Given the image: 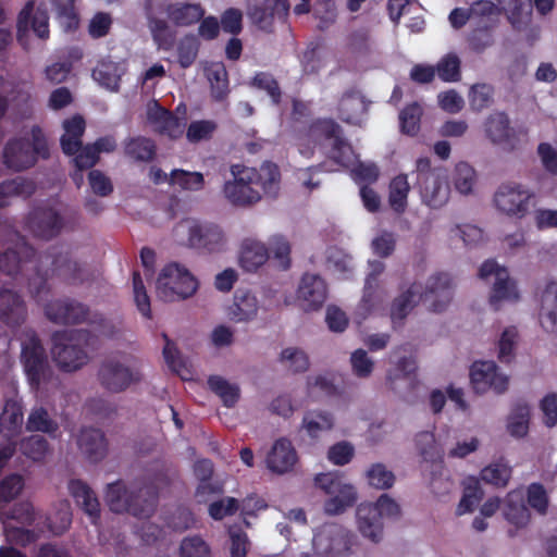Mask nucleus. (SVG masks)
Masks as SVG:
<instances>
[{"label": "nucleus", "mask_w": 557, "mask_h": 557, "mask_svg": "<svg viewBox=\"0 0 557 557\" xmlns=\"http://www.w3.org/2000/svg\"><path fill=\"white\" fill-rule=\"evenodd\" d=\"M35 255L36 250L27 244L16 248H8L0 252V270L7 275L15 276L22 271L23 263L32 260Z\"/></svg>", "instance_id": "nucleus-31"}, {"label": "nucleus", "mask_w": 557, "mask_h": 557, "mask_svg": "<svg viewBox=\"0 0 557 557\" xmlns=\"http://www.w3.org/2000/svg\"><path fill=\"white\" fill-rule=\"evenodd\" d=\"M147 119L160 135L176 139L183 134L181 120L172 111L163 108L158 101H153L148 107Z\"/></svg>", "instance_id": "nucleus-22"}, {"label": "nucleus", "mask_w": 557, "mask_h": 557, "mask_svg": "<svg viewBox=\"0 0 557 557\" xmlns=\"http://www.w3.org/2000/svg\"><path fill=\"white\" fill-rule=\"evenodd\" d=\"M32 141L26 138L10 139L3 150V162L7 168L21 172L34 166L38 158H50L47 138L39 125L30 128Z\"/></svg>", "instance_id": "nucleus-7"}, {"label": "nucleus", "mask_w": 557, "mask_h": 557, "mask_svg": "<svg viewBox=\"0 0 557 557\" xmlns=\"http://www.w3.org/2000/svg\"><path fill=\"white\" fill-rule=\"evenodd\" d=\"M77 444L82 453L91 462H98L102 460L108 453V441L104 433L100 429H82L78 435Z\"/></svg>", "instance_id": "nucleus-27"}, {"label": "nucleus", "mask_w": 557, "mask_h": 557, "mask_svg": "<svg viewBox=\"0 0 557 557\" xmlns=\"http://www.w3.org/2000/svg\"><path fill=\"white\" fill-rule=\"evenodd\" d=\"M258 299L248 292L238 289L234 295L233 304L228 307V318L233 322H249L257 317Z\"/></svg>", "instance_id": "nucleus-29"}, {"label": "nucleus", "mask_w": 557, "mask_h": 557, "mask_svg": "<svg viewBox=\"0 0 557 557\" xmlns=\"http://www.w3.org/2000/svg\"><path fill=\"white\" fill-rule=\"evenodd\" d=\"M511 475V469L503 463H493L481 471V479L495 486H505Z\"/></svg>", "instance_id": "nucleus-61"}, {"label": "nucleus", "mask_w": 557, "mask_h": 557, "mask_svg": "<svg viewBox=\"0 0 557 557\" xmlns=\"http://www.w3.org/2000/svg\"><path fill=\"white\" fill-rule=\"evenodd\" d=\"M180 557H212L210 545L200 535L186 536L181 541Z\"/></svg>", "instance_id": "nucleus-49"}, {"label": "nucleus", "mask_w": 557, "mask_h": 557, "mask_svg": "<svg viewBox=\"0 0 557 557\" xmlns=\"http://www.w3.org/2000/svg\"><path fill=\"white\" fill-rule=\"evenodd\" d=\"M416 174L422 201L433 209L443 207L449 198V186L442 169L432 168L431 160L421 157L416 161Z\"/></svg>", "instance_id": "nucleus-11"}, {"label": "nucleus", "mask_w": 557, "mask_h": 557, "mask_svg": "<svg viewBox=\"0 0 557 557\" xmlns=\"http://www.w3.org/2000/svg\"><path fill=\"white\" fill-rule=\"evenodd\" d=\"M132 283H133L134 301L136 304L138 311L143 314V317L150 319L151 318L150 298L147 294V289L143 282L139 271L133 272V282Z\"/></svg>", "instance_id": "nucleus-56"}, {"label": "nucleus", "mask_w": 557, "mask_h": 557, "mask_svg": "<svg viewBox=\"0 0 557 557\" xmlns=\"http://www.w3.org/2000/svg\"><path fill=\"white\" fill-rule=\"evenodd\" d=\"M47 319L55 324L77 325L88 323L95 325L97 330L109 337H113L115 332L111 330L109 321L101 313H91L87 305L75 299H55L45 306Z\"/></svg>", "instance_id": "nucleus-6"}, {"label": "nucleus", "mask_w": 557, "mask_h": 557, "mask_svg": "<svg viewBox=\"0 0 557 557\" xmlns=\"http://www.w3.org/2000/svg\"><path fill=\"white\" fill-rule=\"evenodd\" d=\"M356 515L360 533L373 543H379L383 536L382 518H398L400 507L387 494H383L374 504H360Z\"/></svg>", "instance_id": "nucleus-10"}, {"label": "nucleus", "mask_w": 557, "mask_h": 557, "mask_svg": "<svg viewBox=\"0 0 557 557\" xmlns=\"http://www.w3.org/2000/svg\"><path fill=\"white\" fill-rule=\"evenodd\" d=\"M49 444L47 440L40 435H32L21 442L20 450L27 458L39 461L45 458Z\"/></svg>", "instance_id": "nucleus-55"}, {"label": "nucleus", "mask_w": 557, "mask_h": 557, "mask_svg": "<svg viewBox=\"0 0 557 557\" xmlns=\"http://www.w3.org/2000/svg\"><path fill=\"white\" fill-rule=\"evenodd\" d=\"M539 319L546 332H557V281L555 280L548 281L541 292Z\"/></svg>", "instance_id": "nucleus-26"}, {"label": "nucleus", "mask_w": 557, "mask_h": 557, "mask_svg": "<svg viewBox=\"0 0 557 557\" xmlns=\"http://www.w3.org/2000/svg\"><path fill=\"white\" fill-rule=\"evenodd\" d=\"M199 50V42L193 35L185 36L177 46L178 63L182 67H189L196 60Z\"/></svg>", "instance_id": "nucleus-59"}, {"label": "nucleus", "mask_w": 557, "mask_h": 557, "mask_svg": "<svg viewBox=\"0 0 557 557\" xmlns=\"http://www.w3.org/2000/svg\"><path fill=\"white\" fill-rule=\"evenodd\" d=\"M92 77L101 86L116 91L121 81L120 66L111 60H101L92 70Z\"/></svg>", "instance_id": "nucleus-38"}, {"label": "nucleus", "mask_w": 557, "mask_h": 557, "mask_svg": "<svg viewBox=\"0 0 557 557\" xmlns=\"http://www.w3.org/2000/svg\"><path fill=\"white\" fill-rule=\"evenodd\" d=\"M64 134L60 138L64 154L74 156L82 147L86 123L82 115H74L63 122Z\"/></svg>", "instance_id": "nucleus-30"}, {"label": "nucleus", "mask_w": 557, "mask_h": 557, "mask_svg": "<svg viewBox=\"0 0 557 557\" xmlns=\"http://www.w3.org/2000/svg\"><path fill=\"white\" fill-rule=\"evenodd\" d=\"M97 379L103 389L117 394L139 383L143 373L138 367L127 364L117 358H107L99 366Z\"/></svg>", "instance_id": "nucleus-14"}, {"label": "nucleus", "mask_w": 557, "mask_h": 557, "mask_svg": "<svg viewBox=\"0 0 557 557\" xmlns=\"http://www.w3.org/2000/svg\"><path fill=\"white\" fill-rule=\"evenodd\" d=\"M148 27L159 49L169 51L174 47L176 33L170 27L166 21L148 15Z\"/></svg>", "instance_id": "nucleus-37"}, {"label": "nucleus", "mask_w": 557, "mask_h": 557, "mask_svg": "<svg viewBox=\"0 0 557 557\" xmlns=\"http://www.w3.org/2000/svg\"><path fill=\"white\" fill-rule=\"evenodd\" d=\"M216 129V123L210 120L194 121L189 124L186 137L190 143L208 140Z\"/></svg>", "instance_id": "nucleus-62"}, {"label": "nucleus", "mask_w": 557, "mask_h": 557, "mask_svg": "<svg viewBox=\"0 0 557 557\" xmlns=\"http://www.w3.org/2000/svg\"><path fill=\"white\" fill-rule=\"evenodd\" d=\"M26 315L27 309L22 296L12 289H0V320L9 326H20Z\"/></svg>", "instance_id": "nucleus-25"}, {"label": "nucleus", "mask_w": 557, "mask_h": 557, "mask_svg": "<svg viewBox=\"0 0 557 557\" xmlns=\"http://www.w3.org/2000/svg\"><path fill=\"white\" fill-rule=\"evenodd\" d=\"M23 423V409L22 406L13 400H7L3 411L0 416V430L8 435H13L18 432Z\"/></svg>", "instance_id": "nucleus-40"}, {"label": "nucleus", "mask_w": 557, "mask_h": 557, "mask_svg": "<svg viewBox=\"0 0 557 557\" xmlns=\"http://www.w3.org/2000/svg\"><path fill=\"white\" fill-rule=\"evenodd\" d=\"M369 103L359 89L350 88L338 102V117L345 123L358 125L367 114Z\"/></svg>", "instance_id": "nucleus-23"}, {"label": "nucleus", "mask_w": 557, "mask_h": 557, "mask_svg": "<svg viewBox=\"0 0 557 557\" xmlns=\"http://www.w3.org/2000/svg\"><path fill=\"white\" fill-rule=\"evenodd\" d=\"M172 482L170 468L161 460L148 463L141 476L129 486L122 480L107 485L104 499L109 509L116 513H129L139 519L150 518L158 506L160 491Z\"/></svg>", "instance_id": "nucleus-1"}, {"label": "nucleus", "mask_w": 557, "mask_h": 557, "mask_svg": "<svg viewBox=\"0 0 557 557\" xmlns=\"http://www.w3.org/2000/svg\"><path fill=\"white\" fill-rule=\"evenodd\" d=\"M422 109L417 102L406 106L399 113L400 129L404 134L413 136L420 129Z\"/></svg>", "instance_id": "nucleus-51"}, {"label": "nucleus", "mask_w": 557, "mask_h": 557, "mask_svg": "<svg viewBox=\"0 0 557 557\" xmlns=\"http://www.w3.org/2000/svg\"><path fill=\"white\" fill-rule=\"evenodd\" d=\"M69 491L75 503L87 513L91 523L100 518V503L95 492L82 480H71Z\"/></svg>", "instance_id": "nucleus-28"}, {"label": "nucleus", "mask_w": 557, "mask_h": 557, "mask_svg": "<svg viewBox=\"0 0 557 557\" xmlns=\"http://www.w3.org/2000/svg\"><path fill=\"white\" fill-rule=\"evenodd\" d=\"M298 460L297 451L292 442L285 437L274 442L267 456V467L274 473L284 474L294 469Z\"/></svg>", "instance_id": "nucleus-24"}, {"label": "nucleus", "mask_w": 557, "mask_h": 557, "mask_svg": "<svg viewBox=\"0 0 557 557\" xmlns=\"http://www.w3.org/2000/svg\"><path fill=\"white\" fill-rule=\"evenodd\" d=\"M409 190L410 185L406 174H399L392 180L388 202L395 212L403 213L406 210Z\"/></svg>", "instance_id": "nucleus-39"}, {"label": "nucleus", "mask_w": 557, "mask_h": 557, "mask_svg": "<svg viewBox=\"0 0 557 557\" xmlns=\"http://www.w3.org/2000/svg\"><path fill=\"white\" fill-rule=\"evenodd\" d=\"M503 513L505 519L517 528L527 525L530 520L529 508L524 504L522 494L517 491L508 493Z\"/></svg>", "instance_id": "nucleus-35"}, {"label": "nucleus", "mask_w": 557, "mask_h": 557, "mask_svg": "<svg viewBox=\"0 0 557 557\" xmlns=\"http://www.w3.org/2000/svg\"><path fill=\"white\" fill-rule=\"evenodd\" d=\"M367 479L371 486L379 490H387L393 486L395 475L383 463H374L367 471Z\"/></svg>", "instance_id": "nucleus-57"}, {"label": "nucleus", "mask_w": 557, "mask_h": 557, "mask_svg": "<svg viewBox=\"0 0 557 557\" xmlns=\"http://www.w3.org/2000/svg\"><path fill=\"white\" fill-rule=\"evenodd\" d=\"M486 137L495 145L502 146L507 151H515L528 141L525 127H512L505 112L491 113L484 122Z\"/></svg>", "instance_id": "nucleus-16"}, {"label": "nucleus", "mask_w": 557, "mask_h": 557, "mask_svg": "<svg viewBox=\"0 0 557 557\" xmlns=\"http://www.w3.org/2000/svg\"><path fill=\"white\" fill-rule=\"evenodd\" d=\"M354 535L344 529H336L331 532V543L326 549L330 557H346L352 545Z\"/></svg>", "instance_id": "nucleus-54"}, {"label": "nucleus", "mask_w": 557, "mask_h": 557, "mask_svg": "<svg viewBox=\"0 0 557 557\" xmlns=\"http://www.w3.org/2000/svg\"><path fill=\"white\" fill-rule=\"evenodd\" d=\"M281 361L287 362V367L294 373L306 372L310 362L307 354L298 348H285L281 352Z\"/></svg>", "instance_id": "nucleus-60"}, {"label": "nucleus", "mask_w": 557, "mask_h": 557, "mask_svg": "<svg viewBox=\"0 0 557 557\" xmlns=\"http://www.w3.org/2000/svg\"><path fill=\"white\" fill-rule=\"evenodd\" d=\"M231 173L233 181L225 182L223 193L234 206H249L261 199V193L274 197L278 191L281 173L273 162L267 161L258 170L233 164Z\"/></svg>", "instance_id": "nucleus-2"}, {"label": "nucleus", "mask_w": 557, "mask_h": 557, "mask_svg": "<svg viewBox=\"0 0 557 557\" xmlns=\"http://www.w3.org/2000/svg\"><path fill=\"white\" fill-rule=\"evenodd\" d=\"M474 181L475 172L472 166H470L468 163L457 164L454 184L459 193L463 195L470 194L472 191Z\"/></svg>", "instance_id": "nucleus-63"}, {"label": "nucleus", "mask_w": 557, "mask_h": 557, "mask_svg": "<svg viewBox=\"0 0 557 557\" xmlns=\"http://www.w3.org/2000/svg\"><path fill=\"white\" fill-rule=\"evenodd\" d=\"M51 4L57 18L66 32L77 29L79 17L75 10V0H51Z\"/></svg>", "instance_id": "nucleus-45"}, {"label": "nucleus", "mask_w": 557, "mask_h": 557, "mask_svg": "<svg viewBox=\"0 0 557 557\" xmlns=\"http://www.w3.org/2000/svg\"><path fill=\"white\" fill-rule=\"evenodd\" d=\"M208 385L226 407H234L239 399V387L235 384H231L220 375L209 376Z\"/></svg>", "instance_id": "nucleus-42"}, {"label": "nucleus", "mask_w": 557, "mask_h": 557, "mask_svg": "<svg viewBox=\"0 0 557 557\" xmlns=\"http://www.w3.org/2000/svg\"><path fill=\"white\" fill-rule=\"evenodd\" d=\"M249 86L267 92L271 102L278 106L282 101V89L276 78L269 72H257L249 82Z\"/></svg>", "instance_id": "nucleus-44"}, {"label": "nucleus", "mask_w": 557, "mask_h": 557, "mask_svg": "<svg viewBox=\"0 0 557 557\" xmlns=\"http://www.w3.org/2000/svg\"><path fill=\"white\" fill-rule=\"evenodd\" d=\"M249 16L260 29L271 32L275 20L271 9V0H256L249 9Z\"/></svg>", "instance_id": "nucleus-50"}, {"label": "nucleus", "mask_w": 557, "mask_h": 557, "mask_svg": "<svg viewBox=\"0 0 557 557\" xmlns=\"http://www.w3.org/2000/svg\"><path fill=\"white\" fill-rule=\"evenodd\" d=\"M156 288L161 300L172 302L191 297L198 289V281L186 268L170 263L160 272Z\"/></svg>", "instance_id": "nucleus-12"}, {"label": "nucleus", "mask_w": 557, "mask_h": 557, "mask_svg": "<svg viewBox=\"0 0 557 557\" xmlns=\"http://www.w3.org/2000/svg\"><path fill=\"white\" fill-rule=\"evenodd\" d=\"M28 227L35 237L50 240L61 234L65 227V220L58 210L40 207L29 214Z\"/></svg>", "instance_id": "nucleus-19"}, {"label": "nucleus", "mask_w": 557, "mask_h": 557, "mask_svg": "<svg viewBox=\"0 0 557 557\" xmlns=\"http://www.w3.org/2000/svg\"><path fill=\"white\" fill-rule=\"evenodd\" d=\"M270 249L273 253V259L278 262L282 270H287L290 267V245L287 239L281 235L272 237L270 242Z\"/></svg>", "instance_id": "nucleus-64"}, {"label": "nucleus", "mask_w": 557, "mask_h": 557, "mask_svg": "<svg viewBox=\"0 0 557 557\" xmlns=\"http://www.w3.org/2000/svg\"><path fill=\"white\" fill-rule=\"evenodd\" d=\"M207 77L210 83L211 97L215 101H222L226 99L230 92V88L228 76L224 64H214L208 70Z\"/></svg>", "instance_id": "nucleus-41"}, {"label": "nucleus", "mask_w": 557, "mask_h": 557, "mask_svg": "<svg viewBox=\"0 0 557 557\" xmlns=\"http://www.w3.org/2000/svg\"><path fill=\"white\" fill-rule=\"evenodd\" d=\"M453 280L447 273L430 276L423 292L420 284L412 283L391 304L389 317L393 327H401L419 301H423L432 312H443L453 299Z\"/></svg>", "instance_id": "nucleus-3"}, {"label": "nucleus", "mask_w": 557, "mask_h": 557, "mask_svg": "<svg viewBox=\"0 0 557 557\" xmlns=\"http://www.w3.org/2000/svg\"><path fill=\"white\" fill-rule=\"evenodd\" d=\"M42 258L50 261V268L44 273L38 269L37 274L28 281L29 292L36 299L49 292L50 277H59L69 285H79L87 280L85 268L73 260L69 252H47Z\"/></svg>", "instance_id": "nucleus-5"}, {"label": "nucleus", "mask_w": 557, "mask_h": 557, "mask_svg": "<svg viewBox=\"0 0 557 557\" xmlns=\"http://www.w3.org/2000/svg\"><path fill=\"white\" fill-rule=\"evenodd\" d=\"M124 156L134 161L147 163L154 159L157 154L156 143L145 136L128 137L123 143Z\"/></svg>", "instance_id": "nucleus-33"}, {"label": "nucleus", "mask_w": 557, "mask_h": 557, "mask_svg": "<svg viewBox=\"0 0 557 557\" xmlns=\"http://www.w3.org/2000/svg\"><path fill=\"white\" fill-rule=\"evenodd\" d=\"M88 335L86 330L55 332L52 335V356L61 371L75 372L88 363L89 356L81 345Z\"/></svg>", "instance_id": "nucleus-8"}, {"label": "nucleus", "mask_w": 557, "mask_h": 557, "mask_svg": "<svg viewBox=\"0 0 557 557\" xmlns=\"http://www.w3.org/2000/svg\"><path fill=\"white\" fill-rule=\"evenodd\" d=\"M187 245L200 253L218 255L227 251L228 237L216 223L194 221L188 227Z\"/></svg>", "instance_id": "nucleus-15"}, {"label": "nucleus", "mask_w": 557, "mask_h": 557, "mask_svg": "<svg viewBox=\"0 0 557 557\" xmlns=\"http://www.w3.org/2000/svg\"><path fill=\"white\" fill-rule=\"evenodd\" d=\"M21 363L33 389H38L42 383L49 381L51 367L46 349L36 334L22 343Z\"/></svg>", "instance_id": "nucleus-13"}, {"label": "nucleus", "mask_w": 557, "mask_h": 557, "mask_svg": "<svg viewBox=\"0 0 557 557\" xmlns=\"http://www.w3.org/2000/svg\"><path fill=\"white\" fill-rule=\"evenodd\" d=\"M435 74L446 83H455L461 78V61L456 53L445 54L436 64Z\"/></svg>", "instance_id": "nucleus-47"}, {"label": "nucleus", "mask_w": 557, "mask_h": 557, "mask_svg": "<svg viewBox=\"0 0 557 557\" xmlns=\"http://www.w3.org/2000/svg\"><path fill=\"white\" fill-rule=\"evenodd\" d=\"M494 88L490 84H474L469 92V103L473 111L481 112L493 102Z\"/></svg>", "instance_id": "nucleus-52"}, {"label": "nucleus", "mask_w": 557, "mask_h": 557, "mask_svg": "<svg viewBox=\"0 0 557 557\" xmlns=\"http://www.w3.org/2000/svg\"><path fill=\"white\" fill-rule=\"evenodd\" d=\"M496 211L507 218L522 220L536 206L535 193L518 182L502 183L494 193Z\"/></svg>", "instance_id": "nucleus-9"}, {"label": "nucleus", "mask_w": 557, "mask_h": 557, "mask_svg": "<svg viewBox=\"0 0 557 557\" xmlns=\"http://www.w3.org/2000/svg\"><path fill=\"white\" fill-rule=\"evenodd\" d=\"M269 257V249L264 244L250 238L243 242L239 253V263L245 271H257L268 261Z\"/></svg>", "instance_id": "nucleus-32"}, {"label": "nucleus", "mask_w": 557, "mask_h": 557, "mask_svg": "<svg viewBox=\"0 0 557 557\" xmlns=\"http://www.w3.org/2000/svg\"><path fill=\"white\" fill-rule=\"evenodd\" d=\"M479 276L482 280L490 276L495 277L490 296V304L495 310H498V305L503 300L517 301L519 299L516 283L510 278L507 269L500 267L495 260L484 261L479 269Z\"/></svg>", "instance_id": "nucleus-17"}, {"label": "nucleus", "mask_w": 557, "mask_h": 557, "mask_svg": "<svg viewBox=\"0 0 557 557\" xmlns=\"http://www.w3.org/2000/svg\"><path fill=\"white\" fill-rule=\"evenodd\" d=\"M164 12L176 26H190L205 15V9L199 3H169Z\"/></svg>", "instance_id": "nucleus-34"}, {"label": "nucleus", "mask_w": 557, "mask_h": 557, "mask_svg": "<svg viewBox=\"0 0 557 557\" xmlns=\"http://www.w3.org/2000/svg\"><path fill=\"white\" fill-rule=\"evenodd\" d=\"M470 381L476 393H485L488 389L497 394L504 393L508 387V376L499 373L494 361H475L470 369Z\"/></svg>", "instance_id": "nucleus-18"}, {"label": "nucleus", "mask_w": 557, "mask_h": 557, "mask_svg": "<svg viewBox=\"0 0 557 557\" xmlns=\"http://www.w3.org/2000/svg\"><path fill=\"white\" fill-rule=\"evenodd\" d=\"M530 408L527 404H517L512 409L507 429L510 435L523 437L529 431Z\"/></svg>", "instance_id": "nucleus-48"}, {"label": "nucleus", "mask_w": 557, "mask_h": 557, "mask_svg": "<svg viewBox=\"0 0 557 557\" xmlns=\"http://www.w3.org/2000/svg\"><path fill=\"white\" fill-rule=\"evenodd\" d=\"M16 28L18 37L32 28L37 37L47 39L50 34L47 10L40 7L35 10V1L28 0L18 13Z\"/></svg>", "instance_id": "nucleus-21"}, {"label": "nucleus", "mask_w": 557, "mask_h": 557, "mask_svg": "<svg viewBox=\"0 0 557 557\" xmlns=\"http://www.w3.org/2000/svg\"><path fill=\"white\" fill-rule=\"evenodd\" d=\"M294 139L299 152L310 157L318 146L332 140L327 157L341 166L347 168L354 162V150L344 137L343 128L333 119L319 117L309 124L295 127Z\"/></svg>", "instance_id": "nucleus-4"}, {"label": "nucleus", "mask_w": 557, "mask_h": 557, "mask_svg": "<svg viewBox=\"0 0 557 557\" xmlns=\"http://www.w3.org/2000/svg\"><path fill=\"white\" fill-rule=\"evenodd\" d=\"M334 426V417L324 410H310L302 418V428L312 438L319 437L320 433L331 431Z\"/></svg>", "instance_id": "nucleus-36"}, {"label": "nucleus", "mask_w": 557, "mask_h": 557, "mask_svg": "<svg viewBox=\"0 0 557 557\" xmlns=\"http://www.w3.org/2000/svg\"><path fill=\"white\" fill-rule=\"evenodd\" d=\"M24 487L23 476L16 473L9 474L0 481V505L15 499Z\"/></svg>", "instance_id": "nucleus-58"}, {"label": "nucleus", "mask_w": 557, "mask_h": 557, "mask_svg": "<svg viewBox=\"0 0 557 557\" xmlns=\"http://www.w3.org/2000/svg\"><path fill=\"white\" fill-rule=\"evenodd\" d=\"M170 184L178 185L186 190H200L203 187V175L199 172H187L175 169L170 174Z\"/></svg>", "instance_id": "nucleus-53"}, {"label": "nucleus", "mask_w": 557, "mask_h": 557, "mask_svg": "<svg viewBox=\"0 0 557 557\" xmlns=\"http://www.w3.org/2000/svg\"><path fill=\"white\" fill-rule=\"evenodd\" d=\"M208 385L226 407H234L239 399V387L235 384H231L220 375L209 376Z\"/></svg>", "instance_id": "nucleus-43"}, {"label": "nucleus", "mask_w": 557, "mask_h": 557, "mask_svg": "<svg viewBox=\"0 0 557 557\" xmlns=\"http://www.w3.org/2000/svg\"><path fill=\"white\" fill-rule=\"evenodd\" d=\"M26 429L29 432H42L53 435L59 430L57 421L50 418L48 411L42 408H35L28 416Z\"/></svg>", "instance_id": "nucleus-46"}, {"label": "nucleus", "mask_w": 557, "mask_h": 557, "mask_svg": "<svg viewBox=\"0 0 557 557\" xmlns=\"http://www.w3.org/2000/svg\"><path fill=\"white\" fill-rule=\"evenodd\" d=\"M327 298L325 281L318 274L305 273L297 289V299L305 311L321 309Z\"/></svg>", "instance_id": "nucleus-20"}]
</instances>
